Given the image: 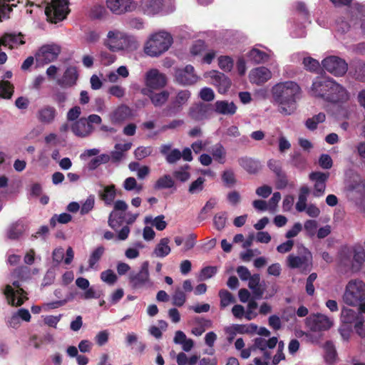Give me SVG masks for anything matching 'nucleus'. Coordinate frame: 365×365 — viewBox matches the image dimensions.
<instances>
[{
    "label": "nucleus",
    "instance_id": "f257e3e1",
    "mask_svg": "<svg viewBox=\"0 0 365 365\" xmlns=\"http://www.w3.org/2000/svg\"><path fill=\"white\" fill-rule=\"evenodd\" d=\"M272 96L278 111L284 115H289L297 109V101L300 98L301 88L294 81H287L274 85Z\"/></svg>",
    "mask_w": 365,
    "mask_h": 365
},
{
    "label": "nucleus",
    "instance_id": "f03ea898",
    "mask_svg": "<svg viewBox=\"0 0 365 365\" xmlns=\"http://www.w3.org/2000/svg\"><path fill=\"white\" fill-rule=\"evenodd\" d=\"M310 92L314 97L334 103L346 101L349 98L342 86L324 76H317L314 79Z\"/></svg>",
    "mask_w": 365,
    "mask_h": 365
},
{
    "label": "nucleus",
    "instance_id": "7ed1b4c3",
    "mask_svg": "<svg viewBox=\"0 0 365 365\" xmlns=\"http://www.w3.org/2000/svg\"><path fill=\"white\" fill-rule=\"evenodd\" d=\"M104 45L111 51L137 48V41L132 36L127 35L119 31H110Z\"/></svg>",
    "mask_w": 365,
    "mask_h": 365
},
{
    "label": "nucleus",
    "instance_id": "20e7f679",
    "mask_svg": "<svg viewBox=\"0 0 365 365\" xmlns=\"http://www.w3.org/2000/svg\"><path fill=\"white\" fill-rule=\"evenodd\" d=\"M173 43L172 36L167 32L153 35L146 42L144 51L150 56H158L168 50Z\"/></svg>",
    "mask_w": 365,
    "mask_h": 365
},
{
    "label": "nucleus",
    "instance_id": "39448f33",
    "mask_svg": "<svg viewBox=\"0 0 365 365\" xmlns=\"http://www.w3.org/2000/svg\"><path fill=\"white\" fill-rule=\"evenodd\" d=\"M365 300V283L361 280H351L346 287L343 301L348 305L356 306Z\"/></svg>",
    "mask_w": 365,
    "mask_h": 365
},
{
    "label": "nucleus",
    "instance_id": "423d86ee",
    "mask_svg": "<svg viewBox=\"0 0 365 365\" xmlns=\"http://www.w3.org/2000/svg\"><path fill=\"white\" fill-rule=\"evenodd\" d=\"M68 1L51 0L45 9L47 20L52 24H57L65 19L69 13Z\"/></svg>",
    "mask_w": 365,
    "mask_h": 365
},
{
    "label": "nucleus",
    "instance_id": "0eeeda50",
    "mask_svg": "<svg viewBox=\"0 0 365 365\" xmlns=\"http://www.w3.org/2000/svg\"><path fill=\"white\" fill-rule=\"evenodd\" d=\"M342 324L351 325L354 324L356 332L363 338H365L364 319L361 314L351 309L343 308L341 313Z\"/></svg>",
    "mask_w": 365,
    "mask_h": 365
},
{
    "label": "nucleus",
    "instance_id": "6e6552de",
    "mask_svg": "<svg viewBox=\"0 0 365 365\" xmlns=\"http://www.w3.org/2000/svg\"><path fill=\"white\" fill-rule=\"evenodd\" d=\"M12 285L16 289V290H14L11 285L7 284L4 291V294L6 297L9 304L15 307H20L28 299L26 297L27 293L21 287L19 281L16 280L13 282Z\"/></svg>",
    "mask_w": 365,
    "mask_h": 365
},
{
    "label": "nucleus",
    "instance_id": "1a4fd4ad",
    "mask_svg": "<svg viewBox=\"0 0 365 365\" xmlns=\"http://www.w3.org/2000/svg\"><path fill=\"white\" fill-rule=\"evenodd\" d=\"M190 97L191 92L189 90L178 91L165 108L164 110L165 115H172L180 113L182 110L183 106L187 103Z\"/></svg>",
    "mask_w": 365,
    "mask_h": 365
},
{
    "label": "nucleus",
    "instance_id": "9d476101",
    "mask_svg": "<svg viewBox=\"0 0 365 365\" xmlns=\"http://www.w3.org/2000/svg\"><path fill=\"white\" fill-rule=\"evenodd\" d=\"M322 64L327 71L335 76H342L348 70V64L345 60L335 56L325 58Z\"/></svg>",
    "mask_w": 365,
    "mask_h": 365
},
{
    "label": "nucleus",
    "instance_id": "9b49d317",
    "mask_svg": "<svg viewBox=\"0 0 365 365\" xmlns=\"http://www.w3.org/2000/svg\"><path fill=\"white\" fill-rule=\"evenodd\" d=\"M130 287L134 289H139L150 282L149 262L142 263L138 272H130L128 277Z\"/></svg>",
    "mask_w": 365,
    "mask_h": 365
},
{
    "label": "nucleus",
    "instance_id": "f8f14e48",
    "mask_svg": "<svg viewBox=\"0 0 365 365\" xmlns=\"http://www.w3.org/2000/svg\"><path fill=\"white\" fill-rule=\"evenodd\" d=\"M61 53V47L56 44H48L41 46L36 53V59L42 64L55 61Z\"/></svg>",
    "mask_w": 365,
    "mask_h": 365
},
{
    "label": "nucleus",
    "instance_id": "ddd939ff",
    "mask_svg": "<svg viewBox=\"0 0 365 365\" xmlns=\"http://www.w3.org/2000/svg\"><path fill=\"white\" fill-rule=\"evenodd\" d=\"M306 325L313 331H322L329 329L333 322L324 314H317L306 319Z\"/></svg>",
    "mask_w": 365,
    "mask_h": 365
},
{
    "label": "nucleus",
    "instance_id": "4468645a",
    "mask_svg": "<svg viewBox=\"0 0 365 365\" xmlns=\"http://www.w3.org/2000/svg\"><path fill=\"white\" fill-rule=\"evenodd\" d=\"M194 71V67L191 65H187L182 68H175V80L178 84L182 86L192 85L198 80V77Z\"/></svg>",
    "mask_w": 365,
    "mask_h": 365
},
{
    "label": "nucleus",
    "instance_id": "2eb2a0df",
    "mask_svg": "<svg viewBox=\"0 0 365 365\" xmlns=\"http://www.w3.org/2000/svg\"><path fill=\"white\" fill-rule=\"evenodd\" d=\"M212 112L210 104L202 102L193 103L188 110V116L193 120L199 122L209 118Z\"/></svg>",
    "mask_w": 365,
    "mask_h": 365
},
{
    "label": "nucleus",
    "instance_id": "dca6fc26",
    "mask_svg": "<svg viewBox=\"0 0 365 365\" xmlns=\"http://www.w3.org/2000/svg\"><path fill=\"white\" fill-rule=\"evenodd\" d=\"M329 178V173L313 171L309 173V179L314 183V196L319 197L324 194L327 182Z\"/></svg>",
    "mask_w": 365,
    "mask_h": 365
},
{
    "label": "nucleus",
    "instance_id": "f3484780",
    "mask_svg": "<svg viewBox=\"0 0 365 365\" xmlns=\"http://www.w3.org/2000/svg\"><path fill=\"white\" fill-rule=\"evenodd\" d=\"M146 85L152 88H163L167 83V78L164 73L158 69H150L146 73Z\"/></svg>",
    "mask_w": 365,
    "mask_h": 365
},
{
    "label": "nucleus",
    "instance_id": "a211bd4d",
    "mask_svg": "<svg viewBox=\"0 0 365 365\" xmlns=\"http://www.w3.org/2000/svg\"><path fill=\"white\" fill-rule=\"evenodd\" d=\"M78 73L76 66L68 67L61 78L57 81L58 85L62 88H70L76 84Z\"/></svg>",
    "mask_w": 365,
    "mask_h": 365
},
{
    "label": "nucleus",
    "instance_id": "6ab92c4d",
    "mask_svg": "<svg viewBox=\"0 0 365 365\" xmlns=\"http://www.w3.org/2000/svg\"><path fill=\"white\" fill-rule=\"evenodd\" d=\"M249 78L251 83L262 85L272 78V73L267 68L261 66L252 69Z\"/></svg>",
    "mask_w": 365,
    "mask_h": 365
},
{
    "label": "nucleus",
    "instance_id": "aec40b11",
    "mask_svg": "<svg viewBox=\"0 0 365 365\" xmlns=\"http://www.w3.org/2000/svg\"><path fill=\"white\" fill-rule=\"evenodd\" d=\"M132 0H106L108 8L115 14H122L133 10Z\"/></svg>",
    "mask_w": 365,
    "mask_h": 365
},
{
    "label": "nucleus",
    "instance_id": "412c9836",
    "mask_svg": "<svg viewBox=\"0 0 365 365\" xmlns=\"http://www.w3.org/2000/svg\"><path fill=\"white\" fill-rule=\"evenodd\" d=\"M27 229L24 220L19 219L12 222L6 230V237L11 240H18Z\"/></svg>",
    "mask_w": 365,
    "mask_h": 365
},
{
    "label": "nucleus",
    "instance_id": "4be33fe9",
    "mask_svg": "<svg viewBox=\"0 0 365 365\" xmlns=\"http://www.w3.org/2000/svg\"><path fill=\"white\" fill-rule=\"evenodd\" d=\"M210 73L214 84L218 86L220 93H225L230 88L231 81L224 73L215 70L210 71Z\"/></svg>",
    "mask_w": 365,
    "mask_h": 365
},
{
    "label": "nucleus",
    "instance_id": "5701e85b",
    "mask_svg": "<svg viewBox=\"0 0 365 365\" xmlns=\"http://www.w3.org/2000/svg\"><path fill=\"white\" fill-rule=\"evenodd\" d=\"M132 116V110L124 104L116 108L110 115L113 123H122Z\"/></svg>",
    "mask_w": 365,
    "mask_h": 365
},
{
    "label": "nucleus",
    "instance_id": "b1692460",
    "mask_svg": "<svg viewBox=\"0 0 365 365\" xmlns=\"http://www.w3.org/2000/svg\"><path fill=\"white\" fill-rule=\"evenodd\" d=\"M72 132L78 137L85 138L92 133L91 126L88 124L86 118L83 117L76 120L71 125Z\"/></svg>",
    "mask_w": 365,
    "mask_h": 365
},
{
    "label": "nucleus",
    "instance_id": "393cba45",
    "mask_svg": "<svg viewBox=\"0 0 365 365\" xmlns=\"http://www.w3.org/2000/svg\"><path fill=\"white\" fill-rule=\"evenodd\" d=\"M57 115L56 109L51 106L46 105L41 108L36 114L39 122L43 124H50L55 120Z\"/></svg>",
    "mask_w": 365,
    "mask_h": 365
},
{
    "label": "nucleus",
    "instance_id": "a878e982",
    "mask_svg": "<svg viewBox=\"0 0 365 365\" xmlns=\"http://www.w3.org/2000/svg\"><path fill=\"white\" fill-rule=\"evenodd\" d=\"M214 110L221 115H233L235 114L237 107L233 102L227 101H217L214 105Z\"/></svg>",
    "mask_w": 365,
    "mask_h": 365
},
{
    "label": "nucleus",
    "instance_id": "bb28decb",
    "mask_svg": "<svg viewBox=\"0 0 365 365\" xmlns=\"http://www.w3.org/2000/svg\"><path fill=\"white\" fill-rule=\"evenodd\" d=\"M163 6V0H142L140 6L144 13L148 15H154L159 13Z\"/></svg>",
    "mask_w": 365,
    "mask_h": 365
},
{
    "label": "nucleus",
    "instance_id": "cd10ccee",
    "mask_svg": "<svg viewBox=\"0 0 365 365\" xmlns=\"http://www.w3.org/2000/svg\"><path fill=\"white\" fill-rule=\"evenodd\" d=\"M277 343L278 339L276 336H272L268 340L262 337H257L254 339L253 344L251 346L255 351L257 350L264 351L267 348L270 349H274Z\"/></svg>",
    "mask_w": 365,
    "mask_h": 365
},
{
    "label": "nucleus",
    "instance_id": "c85d7f7f",
    "mask_svg": "<svg viewBox=\"0 0 365 365\" xmlns=\"http://www.w3.org/2000/svg\"><path fill=\"white\" fill-rule=\"evenodd\" d=\"M100 199L103 201L107 206L113 205L116 196V189L115 185L112 184L103 187V189L98 192Z\"/></svg>",
    "mask_w": 365,
    "mask_h": 365
},
{
    "label": "nucleus",
    "instance_id": "c756f323",
    "mask_svg": "<svg viewBox=\"0 0 365 365\" xmlns=\"http://www.w3.org/2000/svg\"><path fill=\"white\" fill-rule=\"evenodd\" d=\"M132 147L131 143H116L115 145V150L110 153V160L113 163H119L124 157V153L129 150Z\"/></svg>",
    "mask_w": 365,
    "mask_h": 365
},
{
    "label": "nucleus",
    "instance_id": "7c9ffc66",
    "mask_svg": "<svg viewBox=\"0 0 365 365\" xmlns=\"http://www.w3.org/2000/svg\"><path fill=\"white\" fill-rule=\"evenodd\" d=\"M240 165L250 174H255L260 169L258 161L248 157H242L238 160Z\"/></svg>",
    "mask_w": 365,
    "mask_h": 365
},
{
    "label": "nucleus",
    "instance_id": "2f4dec72",
    "mask_svg": "<svg viewBox=\"0 0 365 365\" xmlns=\"http://www.w3.org/2000/svg\"><path fill=\"white\" fill-rule=\"evenodd\" d=\"M169 243L170 239L168 237L160 239V242L155 246L153 255L160 258L168 256L171 252Z\"/></svg>",
    "mask_w": 365,
    "mask_h": 365
},
{
    "label": "nucleus",
    "instance_id": "473e14b6",
    "mask_svg": "<svg viewBox=\"0 0 365 365\" xmlns=\"http://www.w3.org/2000/svg\"><path fill=\"white\" fill-rule=\"evenodd\" d=\"M153 188L156 190L164 189L176 190L175 181L170 175H164L159 178L155 182Z\"/></svg>",
    "mask_w": 365,
    "mask_h": 365
},
{
    "label": "nucleus",
    "instance_id": "72a5a7b5",
    "mask_svg": "<svg viewBox=\"0 0 365 365\" xmlns=\"http://www.w3.org/2000/svg\"><path fill=\"white\" fill-rule=\"evenodd\" d=\"M352 69H354V78L357 81L365 82V62L361 60H354L351 64V73Z\"/></svg>",
    "mask_w": 365,
    "mask_h": 365
},
{
    "label": "nucleus",
    "instance_id": "f704fd0d",
    "mask_svg": "<svg viewBox=\"0 0 365 365\" xmlns=\"http://www.w3.org/2000/svg\"><path fill=\"white\" fill-rule=\"evenodd\" d=\"M126 212H115L112 211L108 217V225L115 230L123 225L125 221Z\"/></svg>",
    "mask_w": 365,
    "mask_h": 365
},
{
    "label": "nucleus",
    "instance_id": "c9c22d12",
    "mask_svg": "<svg viewBox=\"0 0 365 365\" xmlns=\"http://www.w3.org/2000/svg\"><path fill=\"white\" fill-rule=\"evenodd\" d=\"M324 359L329 364H332L336 361L337 353L332 341H327L324 344Z\"/></svg>",
    "mask_w": 365,
    "mask_h": 365
},
{
    "label": "nucleus",
    "instance_id": "e433bc0d",
    "mask_svg": "<svg viewBox=\"0 0 365 365\" xmlns=\"http://www.w3.org/2000/svg\"><path fill=\"white\" fill-rule=\"evenodd\" d=\"M212 155L215 161L220 164L225 162L226 150L221 143H217L212 146L211 150Z\"/></svg>",
    "mask_w": 365,
    "mask_h": 365
},
{
    "label": "nucleus",
    "instance_id": "4c0bfd02",
    "mask_svg": "<svg viewBox=\"0 0 365 365\" xmlns=\"http://www.w3.org/2000/svg\"><path fill=\"white\" fill-rule=\"evenodd\" d=\"M309 257L307 255L294 256L290 255L287 257V264L290 268L295 269L302 267L304 264H307Z\"/></svg>",
    "mask_w": 365,
    "mask_h": 365
},
{
    "label": "nucleus",
    "instance_id": "58836bf2",
    "mask_svg": "<svg viewBox=\"0 0 365 365\" xmlns=\"http://www.w3.org/2000/svg\"><path fill=\"white\" fill-rule=\"evenodd\" d=\"M150 98L152 103L155 107H160L168 100L169 92L167 91H163L159 93H153L150 94Z\"/></svg>",
    "mask_w": 365,
    "mask_h": 365
},
{
    "label": "nucleus",
    "instance_id": "ea45409f",
    "mask_svg": "<svg viewBox=\"0 0 365 365\" xmlns=\"http://www.w3.org/2000/svg\"><path fill=\"white\" fill-rule=\"evenodd\" d=\"M309 193V188L307 186H302L299 190L298 201L296 204V209L299 212H303L307 206V196Z\"/></svg>",
    "mask_w": 365,
    "mask_h": 365
},
{
    "label": "nucleus",
    "instance_id": "a19ab883",
    "mask_svg": "<svg viewBox=\"0 0 365 365\" xmlns=\"http://www.w3.org/2000/svg\"><path fill=\"white\" fill-rule=\"evenodd\" d=\"M165 216L163 215H158L154 219L150 216L145 217V223H151L158 230L162 231L167 227V222L164 220Z\"/></svg>",
    "mask_w": 365,
    "mask_h": 365
},
{
    "label": "nucleus",
    "instance_id": "79ce46f5",
    "mask_svg": "<svg viewBox=\"0 0 365 365\" xmlns=\"http://www.w3.org/2000/svg\"><path fill=\"white\" fill-rule=\"evenodd\" d=\"M14 93V86L8 81H0V97L9 99Z\"/></svg>",
    "mask_w": 365,
    "mask_h": 365
},
{
    "label": "nucleus",
    "instance_id": "37998d69",
    "mask_svg": "<svg viewBox=\"0 0 365 365\" xmlns=\"http://www.w3.org/2000/svg\"><path fill=\"white\" fill-rule=\"evenodd\" d=\"M110 155L108 154H101L91 159L88 164V168L91 170L96 169L100 165L108 163Z\"/></svg>",
    "mask_w": 365,
    "mask_h": 365
},
{
    "label": "nucleus",
    "instance_id": "c03bdc74",
    "mask_svg": "<svg viewBox=\"0 0 365 365\" xmlns=\"http://www.w3.org/2000/svg\"><path fill=\"white\" fill-rule=\"evenodd\" d=\"M292 165L299 170H304L307 165V160L299 152H294L291 156Z\"/></svg>",
    "mask_w": 365,
    "mask_h": 365
},
{
    "label": "nucleus",
    "instance_id": "a18cd8bd",
    "mask_svg": "<svg viewBox=\"0 0 365 365\" xmlns=\"http://www.w3.org/2000/svg\"><path fill=\"white\" fill-rule=\"evenodd\" d=\"M104 251L105 249L103 246H98L96 249H95L93 251L88 259L90 268H94L95 265L98 263V262L101 259V257L103 256Z\"/></svg>",
    "mask_w": 365,
    "mask_h": 365
},
{
    "label": "nucleus",
    "instance_id": "49530a36",
    "mask_svg": "<svg viewBox=\"0 0 365 365\" xmlns=\"http://www.w3.org/2000/svg\"><path fill=\"white\" fill-rule=\"evenodd\" d=\"M219 297L220 298V307L225 308L231 303L235 302L233 295L226 289H221L219 292Z\"/></svg>",
    "mask_w": 365,
    "mask_h": 365
},
{
    "label": "nucleus",
    "instance_id": "de8ad7c7",
    "mask_svg": "<svg viewBox=\"0 0 365 365\" xmlns=\"http://www.w3.org/2000/svg\"><path fill=\"white\" fill-rule=\"evenodd\" d=\"M248 57L256 63L264 62L268 57L267 54L259 49L253 48L248 53Z\"/></svg>",
    "mask_w": 365,
    "mask_h": 365
},
{
    "label": "nucleus",
    "instance_id": "09e8293b",
    "mask_svg": "<svg viewBox=\"0 0 365 365\" xmlns=\"http://www.w3.org/2000/svg\"><path fill=\"white\" fill-rule=\"evenodd\" d=\"M218 66L224 71L229 72L233 68L234 61L229 56H220L218 58Z\"/></svg>",
    "mask_w": 365,
    "mask_h": 365
},
{
    "label": "nucleus",
    "instance_id": "8fccbe9b",
    "mask_svg": "<svg viewBox=\"0 0 365 365\" xmlns=\"http://www.w3.org/2000/svg\"><path fill=\"white\" fill-rule=\"evenodd\" d=\"M205 178L202 177L197 178L195 181L192 182L188 188L190 194H196L202 191L205 187Z\"/></svg>",
    "mask_w": 365,
    "mask_h": 365
},
{
    "label": "nucleus",
    "instance_id": "3c124183",
    "mask_svg": "<svg viewBox=\"0 0 365 365\" xmlns=\"http://www.w3.org/2000/svg\"><path fill=\"white\" fill-rule=\"evenodd\" d=\"M153 152V148L152 146H139L135 150L134 156L137 160H140L151 155Z\"/></svg>",
    "mask_w": 365,
    "mask_h": 365
},
{
    "label": "nucleus",
    "instance_id": "603ef678",
    "mask_svg": "<svg viewBox=\"0 0 365 365\" xmlns=\"http://www.w3.org/2000/svg\"><path fill=\"white\" fill-rule=\"evenodd\" d=\"M226 221L227 217L225 212L217 213L213 218L214 226L219 231L224 229L226 225Z\"/></svg>",
    "mask_w": 365,
    "mask_h": 365
},
{
    "label": "nucleus",
    "instance_id": "864d4df0",
    "mask_svg": "<svg viewBox=\"0 0 365 365\" xmlns=\"http://www.w3.org/2000/svg\"><path fill=\"white\" fill-rule=\"evenodd\" d=\"M222 180L227 187H232L237 182L235 173L231 170H226L222 173Z\"/></svg>",
    "mask_w": 365,
    "mask_h": 365
},
{
    "label": "nucleus",
    "instance_id": "5fc2aeb1",
    "mask_svg": "<svg viewBox=\"0 0 365 365\" xmlns=\"http://www.w3.org/2000/svg\"><path fill=\"white\" fill-rule=\"evenodd\" d=\"M14 275L21 280H26L31 277L30 268L26 266L19 267L14 271Z\"/></svg>",
    "mask_w": 365,
    "mask_h": 365
},
{
    "label": "nucleus",
    "instance_id": "6e6d98bb",
    "mask_svg": "<svg viewBox=\"0 0 365 365\" xmlns=\"http://www.w3.org/2000/svg\"><path fill=\"white\" fill-rule=\"evenodd\" d=\"M267 165L269 168L272 170L278 178H285V175L282 170L279 161L272 159L268 161Z\"/></svg>",
    "mask_w": 365,
    "mask_h": 365
},
{
    "label": "nucleus",
    "instance_id": "4d7b16f0",
    "mask_svg": "<svg viewBox=\"0 0 365 365\" xmlns=\"http://www.w3.org/2000/svg\"><path fill=\"white\" fill-rule=\"evenodd\" d=\"M303 64L306 69L310 71H317L320 67L319 61L312 57L304 58Z\"/></svg>",
    "mask_w": 365,
    "mask_h": 365
},
{
    "label": "nucleus",
    "instance_id": "13d9d810",
    "mask_svg": "<svg viewBox=\"0 0 365 365\" xmlns=\"http://www.w3.org/2000/svg\"><path fill=\"white\" fill-rule=\"evenodd\" d=\"M189 168L190 166L186 165L184 168H181L180 170L174 171L173 176L180 182H186L190 179V174L187 171H185V169H188Z\"/></svg>",
    "mask_w": 365,
    "mask_h": 365
},
{
    "label": "nucleus",
    "instance_id": "bf43d9fd",
    "mask_svg": "<svg viewBox=\"0 0 365 365\" xmlns=\"http://www.w3.org/2000/svg\"><path fill=\"white\" fill-rule=\"evenodd\" d=\"M101 279L109 284H113L117 281V276L113 270L107 269L101 273Z\"/></svg>",
    "mask_w": 365,
    "mask_h": 365
},
{
    "label": "nucleus",
    "instance_id": "052dcab7",
    "mask_svg": "<svg viewBox=\"0 0 365 365\" xmlns=\"http://www.w3.org/2000/svg\"><path fill=\"white\" fill-rule=\"evenodd\" d=\"M95 198L93 195H90L83 203L81 207V214H88L94 207Z\"/></svg>",
    "mask_w": 365,
    "mask_h": 365
},
{
    "label": "nucleus",
    "instance_id": "680f3d73",
    "mask_svg": "<svg viewBox=\"0 0 365 365\" xmlns=\"http://www.w3.org/2000/svg\"><path fill=\"white\" fill-rule=\"evenodd\" d=\"M199 96L202 101L210 102L214 100L215 93L210 88L205 87L200 90Z\"/></svg>",
    "mask_w": 365,
    "mask_h": 365
},
{
    "label": "nucleus",
    "instance_id": "e2e57ef3",
    "mask_svg": "<svg viewBox=\"0 0 365 365\" xmlns=\"http://www.w3.org/2000/svg\"><path fill=\"white\" fill-rule=\"evenodd\" d=\"M100 56L101 61L104 66H109L116 60V56L108 51H101Z\"/></svg>",
    "mask_w": 365,
    "mask_h": 365
},
{
    "label": "nucleus",
    "instance_id": "0e129e2a",
    "mask_svg": "<svg viewBox=\"0 0 365 365\" xmlns=\"http://www.w3.org/2000/svg\"><path fill=\"white\" fill-rule=\"evenodd\" d=\"M186 300L185 294L181 290H176L173 296V304L177 307H182Z\"/></svg>",
    "mask_w": 365,
    "mask_h": 365
},
{
    "label": "nucleus",
    "instance_id": "69168bd1",
    "mask_svg": "<svg viewBox=\"0 0 365 365\" xmlns=\"http://www.w3.org/2000/svg\"><path fill=\"white\" fill-rule=\"evenodd\" d=\"M319 165L323 169H330L333 165V160L328 154H322L319 158Z\"/></svg>",
    "mask_w": 365,
    "mask_h": 365
},
{
    "label": "nucleus",
    "instance_id": "338daca9",
    "mask_svg": "<svg viewBox=\"0 0 365 365\" xmlns=\"http://www.w3.org/2000/svg\"><path fill=\"white\" fill-rule=\"evenodd\" d=\"M284 349V343L282 341H279L278 344V349L277 353L273 356L272 359V364L277 365L281 361L285 359V355L283 353Z\"/></svg>",
    "mask_w": 365,
    "mask_h": 365
},
{
    "label": "nucleus",
    "instance_id": "774afa93",
    "mask_svg": "<svg viewBox=\"0 0 365 365\" xmlns=\"http://www.w3.org/2000/svg\"><path fill=\"white\" fill-rule=\"evenodd\" d=\"M217 272V268L212 266H207L201 269L200 272V279L202 280H205L211 278L214 276Z\"/></svg>",
    "mask_w": 365,
    "mask_h": 365
}]
</instances>
